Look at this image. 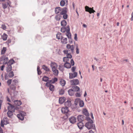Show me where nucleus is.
<instances>
[{
  "label": "nucleus",
  "instance_id": "1",
  "mask_svg": "<svg viewBox=\"0 0 133 133\" xmlns=\"http://www.w3.org/2000/svg\"><path fill=\"white\" fill-rule=\"evenodd\" d=\"M50 65L54 74L55 75H57L58 72V70L57 69V65L56 63L54 62H51Z\"/></svg>",
  "mask_w": 133,
  "mask_h": 133
},
{
  "label": "nucleus",
  "instance_id": "2",
  "mask_svg": "<svg viewBox=\"0 0 133 133\" xmlns=\"http://www.w3.org/2000/svg\"><path fill=\"white\" fill-rule=\"evenodd\" d=\"M93 121L92 120H91L90 122L87 123L85 124V126L88 129H93L96 130L95 125L93 124Z\"/></svg>",
  "mask_w": 133,
  "mask_h": 133
},
{
  "label": "nucleus",
  "instance_id": "3",
  "mask_svg": "<svg viewBox=\"0 0 133 133\" xmlns=\"http://www.w3.org/2000/svg\"><path fill=\"white\" fill-rule=\"evenodd\" d=\"M51 84V81H49L46 82L45 84V86L49 87L50 90L53 92L54 90V86Z\"/></svg>",
  "mask_w": 133,
  "mask_h": 133
},
{
  "label": "nucleus",
  "instance_id": "4",
  "mask_svg": "<svg viewBox=\"0 0 133 133\" xmlns=\"http://www.w3.org/2000/svg\"><path fill=\"white\" fill-rule=\"evenodd\" d=\"M66 48L69 51V53H73L74 52V45L68 44L66 45Z\"/></svg>",
  "mask_w": 133,
  "mask_h": 133
},
{
  "label": "nucleus",
  "instance_id": "5",
  "mask_svg": "<svg viewBox=\"0 0 133 133\" xmlns=\"http://www.w3.org/2000/svg\"><path fill=\"white\" fill-rule=\"evenodd\" d=\"M26 115L25 113L23 111H20L19 114L17 115L18 118L21 120H23L24 119V116Z\"/></svg>",
  "mask_w": 133,
  "mask_h": 133
},
{
  "label": "nucleus",
  "instance_id": "6",
  "mask_svg": "<svg viewBox=\"0 0 133 133\" xmlns=\"http://www.w3.org/2000/svg\"><path fill=\"white\" fill-rule=\"evenodd\" d=\"M85 9L86 11L89 12L90 14L94 13L95 12V11L93 9V7L91 8L88 6H86L85 7Z\"/></svg>",
  "mask_w": 133,
  "mask_h": 133
},
{
  "label": "nucleus",
  "instance_id": "7",
  "mask_svg": "<svg viewBox=\"0 0 133 133\" xmlns=\"http://www.w3.org/2000/svg\"><path fill=\"white\" fill-rule=\"evenodd\" d=\"M9 123V122L7 118H4L1 122V125L2 127H3L4 125H6Z\"/></svg>",
  "mask_w": 133,
  "mask_h": 133
},
{
  "label": "nucleus",
  "instance_id": "8",
  "mask_svg": "<svg viewBox=\"0 0 133 133\" xmlns=\"http://www.w3.org/2000/svg\"><path fill=\"white\" fill-rule=\"evenodd\" d=\"M70 83L72 85H77L79 83V81L78 79H73L70 81Z\"/></svg>",
  "mask_w": 133,
  "mask_h": 133
},
{
  "label": "nucleus",
  "instance_id": "9",
  "mask_svg": "<svg viewBox=\"0 0 133 133\" xmlns=\"http://www.w3.org/2000/svg\"><path fill=\"white\" fill-rule=\"evenodd\" d=\"M69 74V78L70 79H72L76 77L77 75V72H74V74L70 73Z\"/></svg>",
  "mask_w": 133,
  "mask_h": 133
},
{
  "label": "nucleus",
  "instance_id": "10",
  "mask_svg": "<svg viewBox=\"0 0 133 133\" xmlns=\"http://www.w3.org/2000/svg\"><path fill=\"white\" fill-rule=\"evenodd\" d=\"M8 104L10 105L8 107V110L13 111H14L15 108L11 104L9 103H8Z\"/></svg>",
  "mask_w": 133,
  "mask_h": 133
},
{
  "label": "nucleus",
  "instance_id": "11",
  "mask_svg": "<svg viewBox=\"0 0 133 133\" xmlns=\"http://www.w3.org/2000/svg\"><path fill=\"white\" fill-rule=\"evenodd\" d=\"M69 120L71 123L74 124L76 122V118L72 116L70 118Z\"/></svg>",
  "mask_w": 133,
  "mask_h": 133
},
{
  "label": "nucleus",
  "instance_id": "12",
  "mask_svg": "<svg viewBox=\"0 0 133 133\" xmlns=\"http://www.w3.org/2000/svg\"><path fill=\"white\" fill-rule=\"evenodd\" d=\"M61 111L62 113L64 114L67 113L69 111L68 108L65 107L62 108L61 109Z\"/></svg>",
  "mask_w": 133,
  "mask_h": 133
},
{
  "label": "nucleus",
  "instance_id": "13",
  "mask_svg": "<svg viewBox=\"0 0 133 133\" xmlns=\"http://www.w3.org/2000/svg\"><path fill=\"white\" fill-rule=\"evenodd\" d=\"M71 101L70 100H68L64 103L65 107L68 108L71 106Z\"/></svg>",
  "mask_w": 133,
  "mask_h": 133
},
{
  "label": "nucleus",
  "instance_id": "14",
  "mask_svg": "<svg viewBox=\"0 0 133 133\" xmlns=\"http://www.w3.org/2000/svg\"><path fill=\"white\" fill-rule=\"evenodd\" d=\"M63 52L65 54H66V57L70 59H71L72 57V55L71 54L68 53V50H65L63 51Z\"/></svg>",
  "mask_w": 133,
  "mask_h": 133
},
{
  "label": "nucleus",
  "instance_id": "15",
  "mask_svg": "<svg viewBox=\"0 0 133 133\" xmlns=\"http://www.w3.org/2000/svg\"><path fill=\"white\" fill-rule=\"evenodd\" d=\"M61 42L63 44H66L67 43V38L64 37H62L61 39Z\"/></svg>",
  "mask_w": 133,
  "mask_h": 133
},
{
  "label": "nucleus",
  "instance_id": "16",
  "mask_svg": "<svg viewBox=\"0 0 133 133\" xmlns=\"http://www.w3.org/2000/svg\"><path fill=\"white\" fill-rule=\"evenodd\" d=\"M1 59L3 60L4 64H8V57H2L1 58Z\"/></svg>",
  "mask_w": 133,
  "mask_h": 133
},
{
  "label": "nucleus",
  "instance_id": "17",
  "mask_svg": "<svg viewBox=\"0 0 133 133\" xmlns=\"http://www.w3.org/2000/svg\"><path fill=\"white\" fill-rule=\"evenodd\" d=\"M62 11V9L59 7H56L55 9V12L56 14L60 13Z\"/></svg>",
  "mask_w": 133,
  "mask_h": 133
},
{
  "label": "nucleus",
  "instance_id": "18",
  "mask_svg": "<svg viewBox=\"0 0 133 133\" xmlns=\"http://www.w3.org/2000/svg\"><path fill=\"white\" fill-rule=\"evenodd\" d=\"M59 84L62 87H64L66 84V81L63 79H61L59 81Z\"/></svg>",
  "mask_w": 133,
  "mask_h": 133
},
{
  "label": "nucleus",
  "instance_id": "19",
  "mask_svg": "<svg viewBox=\"0 0 133 133\" xmlns=\"http://www.w3.org/2000/svg\"><path fill=\"white\" fill-rule=\"evenodd\" d=\"M84 119V116L82 115H79L77 117V119L79 122H82Z\"/></svg>",
  "mask_w": 133,
  "mask_h": 133
},
{
  "label": "nucleus",
  "instance_id": "20",
  "mask_svg": "<svg viewBox=\"0 0 133 133\" xmlns=\"http://www.w3.org/2000/svg\"><path fill=\"white\" fill-rule=\"evenodd\" d=\"M7 66L6 68V70L7 72H10L12 70V67L11 65L7 64Z\"/></svg>",
  "mask_w": 133,
  "mask_h": 133
},
{
  "label": "nucleus",
  "instance_id": "21",
  "mask_svg": "<svg viewBox=\"0 0 133 133\" xmlns=\"http://www.w3.org/2000/svg\"><path fill=\"white\" fill-rule=\"evenodd\" d=\"M77 125L80 129H82L84 126L82 122H79L77 123Z\"/></svg>",
  "mask_w": 133,
  "mask_h": 133
},
{
  "label": "nucleus",
  "instance_id": "22",
  "mask_svg": "<svg viewBox=\"0 0 133 133\" xmlns=\"http://www.w3.org/2000/svg\"><path fill=\"white\" fill-rule=\"evenodd\" d=\"M67 9L66 8L62 9V11L60 12V14L61 15H63L67 13Z\"/></svg>",
  "mask_w": 133,
  "mask_h": 133
},
{
  "label": "nucleus",
  "instance_id": "23",
  "mask_svg": "<svg viewBox=\"0 0 133 133\" xmlns=\"http://www.w3.org/2000/svg\"><path fill=\"white\" fill-rule=\"evenodd\" d=\"M14 102L15 105L16 106H20L22 104L21 102L20 101L15 100Z\"/></svg>",
  "mask_w": 133,
  "mask_h": 133
},
{
  "label": "nucleus",
  "instance_id": "24",
  "mask_svg": "<svg viewBox=\"0 0 133 133\" xmlns=\"http://www.w3.org/2000/svg\"><path fill=\"white\" fill-rule=\"evenodd\" d=\"M69 31L70 29L69 27H68V30H67L66 31V35L68 38H71V34L70 33Z\"/></svg>",
  "mask_w": 133,
  "mask_h": 133
},
{
  "label": "nucleus",
  "instance_id": "25",
  "mask_svg": "<svg viewBox=\"0 0 133 133\" xmlns=\"http://www.w3.org/2000/svg\"><path fill=\"white\" fill-rule=\"evenodd\" d=\"M8 36L5 33H4L1 36V38L4 41H6V40Z\"/></svg>",
  "mask_w": 133,
  "mask_h": 133
},
{
  "label": "nucleus",
  "instance_id": "26",
  "mask_svg": "<svg viewBox=\"0 0 133 133\" xmlns=\"http://www.w3.org/2000/svg\"><path fill=\"white\" fill-rule=\"evenodd\" d=\"M64 67L67 68H70L71 67V65L69 63H66L64 64Z\"/></svg>",
  "mask_w": 133,
  "mask_h": 133
},
{
  "label": "nucleus",
  "instance_id": "27",
  "mask_svg": "<svg viewBox=\"0 0 133 133\" xmlns=\"http://www.w3.org/2000/svg\"><path fill=\"white\" fill-rule=\"evenodd\" d=\"M65 98L64 97H61L59 98V102L60 104L63 103L65 101Z\"/></svg>",
  "mask_w": 133,
  "mask_h": 133
},
{
  "label": "nucleus",
  "instance_id": "28",
  "mask_svg": "<svg viewBox=\"0 0 133 133\" xmlns=\"http://www.w3.org/2000/svg\"><path fill=\"white\" fill-rule=\"evenodd\" d=\"M83 112L84 114L86 116H88L89 115L87 110L86 109H84L83 110Z\"/></svg>",
  "mask_w": 133,
  "mask_h": 133
},
{
  "label": "nucleus",
  "instance_id": "29",
  "mask_svg": "<svg viewBox=\"0 0 133 133\" xmlns=\"http://www.w3.org/2000/svg\"><path fill=\"white\" fill-rule=\"evenodd\" d=\"M69 95L71 96H72L74 94V91L72 89H70L68 91Z\"/></svg>",
  "mask_w": 133,
  "mask_h": 133
},
{
  "label": "nucleus",
  "instance_id": "30",
  "mask_svg": "<svg viewBox=\"0 0 133 133\" xmlns=\"http://www.w3.org/2000/svg\"><path fill=\"white\" fill-rule=\"evenodd\" d=\"M16 84H12L10 86V89L13 90L14 91H15L16 89Z\"/></svg>",
  "mask_w": 133,
  "mask_h": 133
},
{
  "label": "nucleus",
  "instance_id": "31",
  "mask_svg": "<svg viewBox=\"0 0 133 133\" xmlns=\"http://www.w3.org/2000/svg\"><path fill=\"white\" fill-rule=\"evenodd\" d=\"M61 17L62 16L60 14H58L56 16L55 18L57 21H59L60 20Z\"/></svg>",
  "mask_w": 133,
  "mask_h": 133
},
{
  "label": "nucleus",
  "instance_id": "32",
  "mask_svg": "<svg viewBox=\"0 0 133 133\" xmlns=\"http://www.w3.org/2000/svg\"><path fill=\"white\" fill-rule=\"evenodd\" d=\"M69 58H68V57H64L63 58V60L64 62L66 63H69Z\"/></svg>",
  "mask_w": 133,
  "mask_h": 133
},
{
  "label": "nucleus",
  "instance_id": "33",
  "mask_svg": "<svg viewBox=\"0 0 133 133\" xmlns=\"http://www.w3.org/2000/svg\"><path fill=\"white\" fill-rule=\"evenodd\" d=\"M57 38L58 39H61L62 37L61 35V34L59 32H58L56 35Z\"/></svg>",
  "mask_w": 133,
  "mask_h": 133
},
{
  "label": "nucleus",
  "instance_id": "34",
  "mask_svg": "<svg viewBox=\"0 0 133 133\" xmlns=\"http://www.w3.org/2000/svg\"><path fill=\"white\" fill-rule=\"evenodd\" d=\"M66 24V21L64 20H63L61 22V25L63 26H65Z\"/></svg>",
  "mask_w": 133,
  "mask_h": 133
},
{
  "label": "nucleus",
  "instance_id": "35",
  "mask_svg": "<svg viewBox=\"0 0 133 133\" xmlns=\"http://www.w3.org/2000/svg\"><path fill=\"white\" fill-rule=\"evenodd\" d=\"M14 76V72L12 71H11L9 72L8 74V76L10 78H12Z\"/></svg>",
  "mask_w": 133,
  "mask_h": 133
},
{
  "label": "nucleus",
  "instance_id": "36",
  "mask_svg": "<svg viewBox=\"0 0 133 133\" xmlns=\"http://www.w3.org/2000/svg\"><path fill=\"white\" fill-rule=\"evenodd\" d=\"M13 111H9L8 112L7 114L8 116L10 117H11L12 115V112Z\"/></svg>",
  "mask_w": 133,
  "mask_h": 133
},
{
  "label": "nucleus",
  "instance_id": "37",
  "mask_svg": "<svg viewBox=\"0 0 133 133\" xmlns=\"http://www.w3.org/2000/svg\"><path fill=\"white\" fill-rule=\"evenodd\" d=\"M73 88L75 91H78L79 90V88L78 87L75 86L72 87Z\"/></svg>",
  "mask_w": 133,
  "mask_h": 133
},
{
  "label": "nucleus",
  "instance_id": "38",
  "mask_svg": "<svg viewBox=\"0 0 133 133\" xmlns=\"http://www.w3.org/2000/svg\"><path fill=\"white\" fill-rule=\"evenodd\" d=\"M42 68L45 70L47 71H49V69L45 65H43L42 66Z\"/></svg>",
  "mask_w": 133,
  "mask_h": 133
},
{
  "label": "nucleus",
  "instance_id": "39",
  "mask_svg": "<svg viewBox=\"0 0 133 133\" xmlns=\"http://www.w3.org/2000/svg\"><path fill=\"white\" fill-rule=\"evenodd\" d=\"M6 50V47H3L1 50V54L2 55L5 54Z\"/></svg>",
  "mask_w": 133,
  "mask_h": 133
},
{
  "label": "nucleus",
  "instance_id": "40",
  "mask_svg": "<svg viewBox=\"0 0 133 133\" xmlns=\"http://www.w3.org/2000/svg\"><path fill=\"white\" fill-rule=\"evenodd\" d=\"M15 63V61L13 59H12L10 60L8 62V64L9 65H11Z\"/></svg>",
  "mask_w": 133,
  "mask_h": 133
},
{
  "label": "nucleus",
  "instance_id": "41",
  "mask_svg": "<svg viewBox=\"0 0 133 133\" xmlns=\"http://www.w3.org/2000/svg\"><path fill=\"white\" fill-rule=\"evenodd\" d=\"M49 79V78L46 76H44L42 78V80L45 82H47Z\"/></svg>",
  "mask_w": 133,
  "mask_h": 133
},
{
  "label": "nucleus",
  "instance_id": "42",
  "mask_svg": "<svg viewBox=\"0 0 133 133\" xmlns=\"http://www.w3.org/2000/svg\"><path fill=\"white\" fill-rule=\"evenodd\" d=\"M64 91L63 89H61L59 90V94L60 95H63L64 94Z\"/></svg>",
  "mask_w": 133,
  "mask_h": 133
},
{
  "label": "nucleus",
  "instance_id": "43",
  "mask_svg": "<svg viewBox=\"0 0 133 133\" xmlns=\"http://www.w3.org/2000/svg\"><path fill=\"white\" fill-rule=\"evenodd\" d=\"M79 106L81 107H83L84 105V102L82 101H80L79 103Z\"/></svg>",
  "mask_w": 133,
  "mask_h": 133
},
{
  "label": "nucleus",
  "instance_id": "44",
  "mask_svg": "<svg viewBox=\"0 0 133 133\" xmlns=\"http://www.w3.org/2000/svg\"><path fill=\"white\" fill-rule=\"evenodd\" d=\"M63 69H64V67L62 65H61L59 66V69L60 71H63L64 70Z\"/></svg>",
  "mask_w": 133,
  "mask_h": 133
},
{
  "label": "nucleus",
  "instance_id": "45",
  "mask_svg": "<svg viewBox=\"0 0 133 133\" xmlns=\"http://www.w3.org/2000/svg\"><path fill=\"white\" fill-rule=\"evenodd\" d=\"M37 71L38 75H40L41 74L42 72L40 70V67L39 66H38L37 67Z\"/></svg>",
  "mask_w": 133,
  "mask_h": 133
},
{
  "label": "nucleus",
  "instance_id": "46",
  "mask_svg": "<svg viewBox=\"0 0 133 133\" xmlns=\"http://www.w3.org/2000/svg\"><path fill=\"white\" fill-rule=\"evenodd\" d=\"M57 79L56 78H54L51 81V83H53L57 81Z\"/></svg>",
  "mask_w": 133,
  "mask_h": 133
},
{
  "label": "nucleus",
  "instance_id": "47",
  "mask_svg": "<svg viewBox=\"0 0 133 133\" xmlns=\"http://www.w3.org/2000/svg\"><path fill=\"white\" fill-rule=\"evenodd\" d=\"M65 4V2L64 1L62 0L61 1L60 3V4L61 6H64Z\"/></svg>",
  "mask_w": 133,
  "mask_h": 133
},
{
  "label": "nucleus",
  "instance_id": "48",
  "mask_svg": "<svg viewBox=\"0 0 133 133\" xmlns=\"http://www.w3.org/2000/svg\"><path fill=\"white\" fill-rule=\"evenodd\" d=\"M66 31V29L65 28H62L61 29V31L62 32H64Z\"/></svg>",
  "mask_w": 133,
  "mask_h": 133
},
{
  "label": "nucleus",
  "instance_id": "49",
  "mask_svg": "<svg viewBox=\"0 0 133 133\" xmlns=\"http://www.w3.org/2000/svg\"><path fill=\"white\" fill-rule=\"evenodd\" d=\"M2 7L4 9L6 8L7 7V5L5 3H3L2 4Z\"/></svg>",
  "mask_w": 133,
  "mask_h": 133
},
{
  "label": "nucleus",
  "instance_id": "50",
  "mask_svg": "<svg viewBox=\"0 0 133 133\" xmlns=\"http://www.w3.org/2000/svg\"><path fill=\"white\" fill-rule=\"evenodd\" d=\"M18 83V81L17 79H15L13 80L12 84H16Z\"/></svg>",
  "mask_w": 133,
  "mask_h": 133
},
{
  "label": "nucleus",
  "instance_id": "51",
  "mask_svg": "<svg viewBox=\"0 0 133 133\" xmlns=\"http://www.w3.org/2000/svg\"><path fill=\"white\" fill-rule=\"evenodd\" d=\"M63 18L64 19H66L68 17V15L66 14L63 15Z\"/></svg>",
  "mask_w": 133,
  "mask_h": 133
},
{
  "label": "nucleus",
  "instance_id": "52",
  "mask_svg": "<svg viewBox=\"0 0 133 133\" xmlns=\"http://www.w3.org/2000/svg\"><path fill=\"white\" fill-rule=\"evenodd\" d=\"M1 28L4 30H5L6 29V26L4 24H2V25Z\"/></svg>",
  "mask_w": 133,
  "mask_h": 133
},
{
  "label": "nucleus",
  "instance_id": "53",
  "mask_svg": "<svg viewBox=\"0 0 133 133\" xmlns=\"http://www.w3.org/2000/svg\"><path fill=\"white\" fill-rule=\"evenodd\" d=\"M11 79H9L7 81V83L8 85H10L11 83Z\"/></svg>",
  "mask_w": 133,
  "mask_h": 133
},
{
  "label": "nucleus",
  "instance_id": "54",
  "mask_svg": "<svg viewBox=\"0 0 133 133\" xmlns=\"http://www.w3.org/2000/svg\"><path fill=\"white\" fill-rule=\"evenodd\" d=\"M70 63L71 64V65H74V62L73 60V59H71V61H70Z\"/></svg>",
  "mask_w": 133,
  "mask_h": 133
},
{
  "label": "nucleus",
  "instance_id": "55",
  "mask_svg": "<svg viewBox=\"0 0 133 133\" xmlns=\"http://www.w3.org/2000/svg\"><path fill=\"white\" fill-rule=\"evenodd\" d=\"M11 42V39H9L6 42V43H7L8 44H9V43Z\"/></svg>",
  "mask_w": 133,
  "mask_h": 133
},
{
  "label": "nucleus",
  "instance_id": "56",
  "mask_svg": "<svg viewBox=\"0 0 133 133\" xmlns=\"http://www.w3.org/2000/svg\"><path fill=\"white\" fill-rule=\"evenodd\" d=\"M76 69V68L74 67H73L71 68V71L72 72H74L75 71Z\"/></svg>",
  "mask_w": 133,
  "mask_h": 133
},
{
  "label": "nucleus",
  "instance_id": "57",
  "mask_svg": "<svg viewBox=\"0 0 133 133\" xmlns=\"http://www.w3.org/2000/svg\"><path fill=\"white\" fill-rule=\"evenodd\" d=\"M76 52L77 54H79V49H78V47L77 46H76Z\"/></svg>",
  "mask_w": 133,
  "mask_h": 133
},
{
  "label": "nucleus",
  "instance_id": "58",
  "mask_svg": "<svg viewBox=\"0 0 133 133\" xmlns=\"http://www.w3.org/2000/svg\"><path fill=\"white\" fill-rule=\"evenodd\" d=\"M4 67H5V65H3L1 66V70L2 71H3L4 70Z\"/></svg>",
  "mask_w": 133,
  "mask_h": 133
},
{
  "label": "nucleus",
  "instance_id": "59",
  "mask_svg": "<svg viewBox=\"0 0 133 133\" xmlns=\"http://www.w3.org/2000/svg\"><path fill=\"white\" fill-rule=\"evenodd\" d=\"M76 96L77 97H80L81 96V95L80 93H77L76 94Z\"/></svg>",
  "mask_w": 133,
  "mask_h": 133
},
{
  "label": "nucleus",
  "instance_id": "60",
  "mask_svg": "<svg viewBox=\"0 0 133 133\" xmlns=\"http://www.w3.org/2000/svg\"><path fill=\"white\" fill-rule=\"evenodd\" d=\"M74 39L76 40L77 41V34H75L74 35Z\"/></svg>",
  "mask_w": 133,
  "mask_h": 133
},
{
  "label": "nucleus",
  "instance_id": "61",
  "mask_svg": "<svg viewBox=\"0 0 133 133\" xmlns=\"http://www.w3.org/2000/svg\"><path fill=\"white\" fill-rule=\"evenodd\" d=\"M7 4L9 6L11 7L10 5L11 4V3L10 2L8 1L7 2Z\"/></svg>",
  "mask_w": 133,
  "mask_h": 133
},
{
  "label": "nucleus",
  "instance_id": "62",
  "mask_svg": "<svg viewBox=\"0 0 133 133\" xmlns=\"http://www.w3.org/2000/svg\"><path fill=\"white\" fill-rule=\"evenodd\" d=\"M131 21L133 20V12H132L131 14Z\"/></svg>",
  "mask_w": 133,
  "mask_h": 133
},
{
  "label": "nucleus",
  "instance_id": "63",
  "mask_svg": "<svg viewBox=\"0 0 133 133\" xmlns=\"http://www.w3.org/2000/svg\"><path fill=\"white\" fill-rule=\"evenodd\" d=\"M6 98H7V101L9 102H10L11 101H10V98H9V97H6Z\"/></svg>",
  "mask_w": 133,
  "mask_h": 133
},
{
  "label": "nucleus",
  "instance_id": "64",
  "mask_svg": "<svg viewBox=\"0 0 133 133\" xmlns=\"http://www.w3.org/2000/svg\"><path fill=\"white\" fill-rule=\"evenodd\" d=\"M89 133H94V132L92 130H90L89 131Z\"/></svg>",
  "mask_w": 133,
  "mask_h": 133
}]
</instances>
